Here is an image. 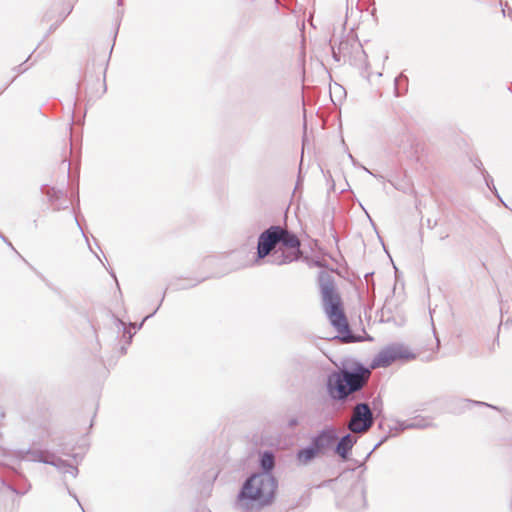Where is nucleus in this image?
Here are the masks:
<instances>
[{
	"mask_svg": "<svg viewBox=\"0 0 512 512\" xmlns=\"http://www.w3.org/2000/svg\"><path fill=\"white\" fill-rule=\"evenodd\" d=\"M119 323H120L121 325H123V326L125 325V324H124V322H123V321H121V320H119Z\"/></svg>",
	"mask_w": 512,
	"mask_h": 512,
	"instance_id": "a19ab883",
	"label": "nucleus"
},
{
	"mask_svg": "<svg viewBox=\"0 0 512 512\" xmlns=\"http://www.w3.org/2000/svg\"><path fill=\"white\" fill-rule=\"evenodd\" d=\"M473 403H474V404H477V405L488 406V407L493 408V406H491V405H489V404H487V403H485V402H476V401H474ZM494 409H497V408H496V407H494Z\"/></svg>",
	"mask_w": 512,
	"mask_h": 512,
	"instance_id": "2f4dec72",
	"label": "nucleus"
},
{
	"mask_svg": "<svg viewBox=\"0 0 512 512\" xmlns=\"http://www.w3.org/2000/svg\"><path fill=\"white\" fill-rule=\"evenodd\" d=\"M415 354L410 352L404 344L393 343L385 346L373 358L371 367H388L397 360H412L415 359Z\"/></svg>",
	"mask_w": 512,
	"mask_h": 512,
	"instance_id": "423d86ee",
	"label": "nucleus"
},
{
	"mask_svg": "<svg viewBox=\"0 0 512 512\" xmlns=\"http://www.w3.org/2000/svg\"><path fill=\"white\" fill-rule=\"evenodd\" d=\"M373 409L366 402L357 403L352 410V416L347 424V428L352 433L363 434L374 425Z\"/></svg>",
	"mask_w": 512,
	"mask_h": 512,
	"instance_id": "0eeeda50",
	"label": "nucleus"
},
{
	"mask_svg": "<svg viewBox=\"0 0 512 512\" xmlns=\"http://www.w3.org/2000/svg\"><path fill=\"white\" fill-rule=\"evenodd\" d=\"M31 488V485L28 484L25 489L17 488L11 484L6 483L2 478H0V492L4 493V491H11L17 495L26 494Z\"/></svg>",
	"mask_w": 512,
	"mask_h": 512,
	"instance_id": "a211bd4d",
	"label": "nucleus"
},
{
	"mask_svg": "<svg viewBox=\"0 0 512 512\" xmlns=\"http://www.w3.org/2000/svg\"><path fill=\"white\" fill-rule=\"evenodd\" d=\"M508 3H505V7L502 8V13H503V16H506V12H508Z\"/></svg>",
	"mask_w": 512,
	"mask_h": 512,
	"instance_id": "72a5a7b5",
	"label": "nucleus"
},
{
	"mask_svg": "<svg viewBox=\"0 0 512 512\" xmlns=\"http://www.w3.org/2000/svg\"><path fill=\"white\" fill-rule=\"evenodd\" d=\"M0 465H7L5 461H0Z\"/></svg>",
	"mask_w": 512,
	"mask_h": 512,
	"instance_id": "e433bc0d",
	"label": "nucleus"
},
{
	"mask_svg": "<svg viewBox=\"0 0 512 512\" xmlns=\"http://www.w3.org/2000/svg\"><path fill=\"white\" fill-rule=\"evenodd\" d=\"M432 425L433 424L430 419L418 416L413 419L398 422L396 430L398 432H403L408 429H426Z\"/></svg>",
	"mask_w": 512,
	"mask_h": 512,
	"instance_id": "4468645a",
	"label": "nucleus"
},
{
	"mask_svg": "<svg viewBox=\"0 0 512 512\" xmlns=\"http://www.w3.org/2000/svg\"><path fill=\"white\" fill-rule=\"evenodd\" d=\"M68 493H69V495H70V496H72V497L76 500V502L78 503V505H79V506L81 507V509L84 511V509H83V507H82V505H81V503H80V501H79L78 497H77V496H76V495H75V494H74L70 489H68Z\"/></svg>",
	"mask_w": 512,
	"mask_h": 512,
	"instance_id": "cd10ccee",
	"label": "nucleus"
},
{
	"mask_svg": "<svg viewBox=\"0 0 512 512\" xmlns=\"http://www.w3.org/2000/svg\"><path fill=\"white\" fill-rule=\"evenodd\" d=\"M124 330H126V327H124ZM127 331H124V334H126ZM129 336H128V343L131 342V339H132V334L130 332H128Z\"/></svg>",
	"mask_w": 512,
	"mask_h": 512,
	"instance_id": "f704fd0d",
	"label": "nucleus"
},
{
	"mask_svg": "<svg viewBox=\"0 0 512 512\" xmlns=\"http://www.w3.org/2000/svg\"><path fill=\"white\" fill-rule=\"evenodd\" d=\"M508 16L512 19V9L508 7Z\"/></svg>",
	"mask_w": 512,
	"mask_h": 512,
	"instance_id": "c9c22d12",
	"label": "nucleus"
},
{
	"mask_svg": "<svg viewBox=\"0 0 512 512\" xmlns=\"http://www.w3.org/2000/svg\"><path fill=\"white\" fill-rule=\"evenodd\" d=\"M75 221L77 222L78 225H80L77 217H75ZM79 227L81 228V226H79Z\"/></svg>",
	"mask_w": 512,
	"mask_h": 512,
	"instance_id": "58836bf2",
	"label": "nucleus"
},
{
	"mask_svg": "<svg viewBox=\"0 0 512 512\" xmlns=\"http://www.w3.org/2000/svg\"><path fill=\"white\" fill-rule=\"evenodd\" d=\"M200 281H197V282H193V283H189V284H183V285H180L179 288L180 289H187V288H190V287H194L195 285H197Z\"/></svg>",
	"mask_w": 512,
	"mask_h": 512,
	"instance_id": "bb28decb",
	"label": "nucleus"
},
{
	"mask_svg": "<svg viewBox=\"0 0 512 512\" xmlns=\"http://www.w3.org/2000/svg\"><path fill=\"white\" fill-rule=\"evenodd\" d=\"M393 143L407 159L420 161L424 146L413 133L403 130L394 138Z\"/></svg>",
	"mask_w": 512,
	"mask_h": 512,
	"instance_id": "6e6552de",
	"label": "nucleus"
},
{
	"mask_svg": "<svg viewBox=\"0 0 512 512\" xmlns=\"http://www.w3.org/2000/svg\"><path fill=\"white\" fill-rule=\"evenodd\" d=\"M276 234H278V243L279 247H282V251L284 253L295 254V261H297L301 256V243L299 238L294 233L281 226L280 231Z\"/></svg>",
	"mask_w": 512,
	"mask_h": 512,
	"instance_id": "f8f14e48",
	"label": "nucleus"
},
{
	"mask_svg": "<svg viewBox=\"0 0 512 512\" xmlns=\"http://www.w3.org/2000/svg\"><path fill=\"white\" fill-rule=\"evenodd\" d=\"M405 84L407 85L408 83V78L406 75H404L403 73H401L400 75H398L395 80H394V85H395V94L396 96H400L401 95V92L399 91V86L401 84Z\"/></svg>",
	"mask_w": 512,
	"mask_h": 512,
	"instance_id": "aec40b11",
	"label": "nucleus"
},
{
	"mask_svg": "<svg viewBox=\"0 0 512 512\" xmlns=\"http://www.w3.org/2000/svg\"><path fill=\"white\" fill-rule=\"evenodd\" d=\"M319 455L321 454L314 448L311 443H309L308 446L297 451L296 461L299 465L306 466Z\"/></svg>",
	"mask_w": 512,
	"mask_h": 512,
	"instance_id": "dca6fc26",
	"label": "nucleus"
},
{
	"mask_svg": "<svg viewBox=\"0 0 512 512\" xmlns=\"http://www.w3.org/2000/svg\"><path fill=\"white\" fill-rule=\"evenodd\" d=\"M118 5H122V0H118Z\"/></svg>",
	"mask_w": 512,
	"mask_h": 512,
	"instance_id": "ea45409f",
	"label": "nucleus"
},
{
	"mask_svg": "<svg viewBox=\"0 0 512 512\" xmlns=\"http://www.w3.org/2000/svg\"><path fill=\"white\" fill-rule=\"evenodd\" d=\"M356 442L357 439L350 433L342 436L337 442L335 453L338 454L343 460H347Z\"/></svg>",
	"mask_w": 512,
	"mask_h": 512,
	"instance_id": "2eb2a0df",
	"label": "nucleus"
},
{
	"mask_svg": "<svg viewBox=\"0 0 512 512\" xmlns=\"http://www.w3.org/2000/svg\"><path fill=\"white\" fill-rule=\"evenodd\" d=\"M42 192L47 196L54 210L59 211L69 207L70 201L62 190H58L54 187H47L42 189Z\"/></svg>",
	"mask_w": 512,
	"mask_h": 512,
	"instance_id": "ddd939ff",
	"label": "nucleus"
},
{
	"mask_svg": "<svg viewBox=\"0 0 512 512\" xmlns=\"http://www.w3.org/2000/svg\"><path fill=\"white\" fill-rule=\"evenodd\" d=\"M24 64H25V63H22V64H20V65L17 67V69H18V72H19V73H22V72H24V71L27 69V68H22Z\"/></svg>",
	"mask_w": 512,
	"mask_h": 512,
	"instance_id": "473e14b6",
	"label": "nucleus"
},
{
	"mask_svg": "<svg viewBox=\"0 0 512 512\" xmlns=\"http://www.w3.org/2000/svg\"><path fill=\"white\" fill-rule=\"evenodd\" d=\"M318 285L323 309L331 325L338 332L336 338L342 343L361 342L362 337L355 335L349 327L332 272L325 270L320 271L318 274Z\"/></svg>",
	"mask_w": 512,
	"mask_h": 512,
	"instance_id": "f257e3e1",
	"label": "nucleus"
},
{
	"mask_svg": "<svg viewBox=\"0 0 512 512\" xmlns=\"http://www.w3.org/2000/svg\"><path fill=\"white\" fill-rule=\"evenodd\" d=\"M332 56L335 61H349L355 66H367L366 53L362 45L354 36H347L340 40L338 46L331 40Z\"/></svg>",
	"mask_w": 512,
	"mask_h": 512,
	"instance_id": "39448f33",
	"label": "nucleus"
},
{
	"mask_svg": "<svg viewBox=\"0 0 512 512\" xmlns=\"http://www.w3.org/2000/svg\"><path fill=\"white\" fill-rule=\"evenodd\" d=\"M0 238H1L5 243H7V245H8L9 247H11V248L15 251V248L13 247L12 243H11V242H10V241H9V240L4 236V235H2L1 233H0Z\"/></svg>",
	"mask_w": 512,
	"mask_h": 512,
	"instance_id": "c756f323",
	"label": "nucleus"
},
{
	"mask_svg": "<svg viewBox=\"0 0 512 512\" xmlns=\"http://www.w3.org/2000/svg\"><path fill=\"white\" fill-rule=\"evenodd\" d=\"M388 439V436H384L375 446L374 448L372 449V451L370 452V454L375 451L376 449H378L386 440Z\"/></svg>",
	"mask_w": 512,
	"mask_h": 512,
	"instance_id": "a878e982",
	"label": "nucleus"
},
{
	"mask_svg": "<svg viewBox=\"0 0 512 512\" xmlns=\"http://www.w3.org/2000/svg\"><path fill=\"white\" fill-rule=\"evenodd\" d=\"M298 424H299V421H298L297 417H291L287 423L288 427L291 429L295 428Z\"/></svg>",
	"mask_w": 512,
	"mask_h": 512,
	"instance_id": "4be33fe9",
	"label": "nucleus"
},
{
	"mask_svg": "<svg viewBox=\"0 0 512 512\" xmlns=\"http://www.w3.org/2000/svg\"><path fill=\"white\" fill-rule=\"evenodd\" d=\"M67 166H68L67 169L69 171L70 170V162L67 163Z\"/></svg>",
	"mask_w": 512,
	"mask_h": 512,
	"instance_id": "4c0bfd02",
	"label": "nucleus"
},
{
	"mask_svg": "<svg viewBox=\"0 0 512 512\" xmlns=\"http://www.w3.org/2000/svg\"><path fill=\"white\" fill-rule=\"evenodd\" d=\"M362 168L367 172L369 173L370 175L374 176L375 178H377L378 180H383L384 177L382 175H378V174H375L373 172H371L368 168L362 166Z\"/></svg>",
	"mask_w": 512,
	"mask_h": 512,
	"instance_id": "b1692460",
	"label": "nucleus"
},
{
	"mask_svg": "<svg viewBox=\"0 0 512 512\" xmlns=\"http://www.w3.org/2000/svg\"><path fill=\"white\" fill-rule=\"evenodd\" d=\"M277 487L278 482L272 474H252L244 481L233 504L234 510L260 512L273 503Z\"/></svg>",
	"mask_w": 512,
	"mask_h": 512,
	"instance_id": "f03ea898",
	"label": "nucleus"
},
{
	"mask_svg": "<svg viewBox=\"0 0 512 512\" xmlns=\"http://www.w3.org/2000/svg\"><path fill=\"white\" fill-rule=\"evenodd\" d=\"M362 168L367 172L369 173L370 175L374 176L375 178H377L378 180H383L384 177L382 175H378V174H375L373 172H371L368 168L362 166Z\"/></svg>",
	"mask_w": 512,
	"mask_h": 512,
	"instance_id": "393cba45",
	"label": "nucleus"
},
{
	"mask_svg": "<svg viewBox=\"0 0 512 512\" xmlns=\"http://www.w3.org/2000/svg\"><path fill=\"white\" fill-rule=\"evenodd\" d=\"M154 314H155V311H153L151 314L147 315L138 326H136V324H132V323H130V326H132L134 329H136V328L140 329L142 327L143 323L145 322V320L152 317Z\"/></svg>",
	"mask_w": 512,
	"mask_h": 512,
	"instance_id": "5701e85b",
	"label": "nucleus"
},
{
	"mask_svg": "<svg viewBox=\"0 0 512 512\" xmlns=\"http://www.w3.org/2000/svg\"><path fill=\"white\" fill-rule=\"evenodd\" d=\"M260 467L261 473L272 474V470L275 466V455L272 451H264L260 455Z\"/></svg>",
	"mask_w": 512,
	"mask_h": 512,
	"instance_id": "f3484780",
	"label": "nucleus"
},
{
	"mask_svg": "<svg viewBox=\"0 0 512 512\" xmlns=\"http://www.w3.org/2000/svg\"><path fill=\"white\" fill-rule=\"evenodd\" d=\"M72 11V7H68L67 10L60 14L57 24L61 23Z\"/></svg>",
	"mask_w": 512,
	"mask_h": 512,
	"instance_id": "412c9836",
	"label": "nucleus"
},
{
	"mask_svg": "<svg viewBox=\"0 0 512 512\" xmlns=\"http://www.w3.org/2000/svg\"><path fill=\"white\" fill-rule=\"evenodd\" d=\"M344 504L351 511H359L366 506V486L364 481L358 480L352 485Z\"/></svg>",
	"mask_w": 512,
	"mask_h": 512,
	"instance_id": "9d476101",
	"label": "nucleus"
},
{
	"mask_svg": "<svg viewBox=\"0 0 512 512\" xmlns=\"http://www.w3.org/2000/svg\"><path fill=\"white\" fill-rule=\"evenodd\" d=\"M279 231L280 226L273 225L259 235L255 263L266 259V263L281 266L295 261V254L284 253L282 247H279L276 234Z\"/></svg>",
	"mask_w": 512,
	"mask_h": 512,
	"instance_id": "20e7f679",
	"label": "nucleus"
},
{
	"mask_svg": "<svg viewBox=\"0 0 512 512\" xmlns=\"http://www.w3.org/2000/svg\"><path fill=\"white\" fill-rule=\"evenodd\" d=\"M370 370L361 363L352 369L342 368L334 371L327 378V391L333 400L346 401L348 397L367 384Z\"/></svg>",
	"mask_w": 512,
	"mask_h": 512,
	"instance_id": "7ed1b4c3",
	"label": "nucleus"
},
{
	"mask_svg": "<svg viewBox=\"0 0 512 512\" xmlns=\"http://www.w3.org/2000/svg\"><path fill=\"white\" fill-rule=\"evenodd\" d=\"M482 175L485 179L487 187L499 198L497 189L494 185L493 178L488 174V172L485 169L482 170Z\"/></svg>",
	"mask_w": 512,
	"mask_h": 512,
	"instance_id": "6ab92c4d",
	"label": "nucleus"
},
{
	"mask_svg": "<svg viewBox=\"0 0 512 512\" xmlns=\"http://www.w3.org/2000/svg\"><path fill=\"white\" fill-rule=\"evenodd\" d=\"M337 439L336 429L333 426H328L314 435L310 443L320 454H324L326 450L333 447Z\"/></svg>",
	"mask_w": 512,
	"mask_h": 512,
	"instance_id": "9b49d317",
	"label": "nucleus"
},
{
	"mask_svg": "<svg viewBox=\"0 0 512 512\" xmlns=\"http://www.w3.org/2000/svg\"><path fill=\"white\" fill-rule=\"evenodd\" d=\"M474 165L475 167L480 170L482 172V170L484 169L483 168V165H482V162L479 160V159H476L475 162H474Z\"/></svg>",
	"mask_w": 512,
	"mask_h": 512,
	"instance_id": "c85d7f7f",
	"label": "nucleus"
},
{
	"mask_svg": "<svg viewBox=\"0 0 512 512\" xmlns=\"http://www.w3.org/2000/svg\"><path fill=\"white\" fill-rule=\"evenodd\" d=\"M24 458L55 466L62 472L71 474L73 477L78 475V468L76 466L68 464L65 460L46 451L28 452Z\"/></svg>",
	"mask_w": 512,
	"mask_h": 512,
	"instance_id": "1a4fd4ad",
	"label": "nucleus"
},
{
	"mask_svg": "<svg viewBox=\"0 0 512 512\" xmlns=\"http://www.w3.org/2000/svg\"><path fill=\"white\" fill-rule=\"evenodd\" d=\"M373 409L378 410L379 404H381V401L379 399H374L373 402Z\"/></svg>",
	"mask_w": 512,
	"mask_h": 512,
	"instance_id": "7c9ffc66",
	"label": "nucleus"
}]
</instances>
